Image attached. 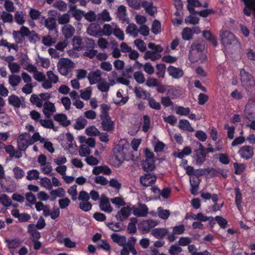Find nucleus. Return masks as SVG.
Returning <instances> with one entry per match:
<instances>
[{"label":"nucleus","mask_w":255,"mask_h":255,"mask_svg":"<svg viewBox=\"0 0 255 255\" xmlns=\"http://www.w3.org/2000/svg\"><path fill=\"white\" fill-rule=\"evenodd\" d=\"M204 49L205 42L203 40L193 42L189 50V59L190 62L194 63L204 58L205 57Z\"/></svg>","instance_id":"nucleus-1"},{"label":"nucleus","mask_w":255,"mask_h":255,"mask_svg":"<svg viewBox=\"0 0 255 255\" xmlns=\"http://www.w3.org/2000/svg\"><path fill=\"white\" fill-rule=\"evenodd\" d=\"M129 147L128 144H126L121 146L117 145L114 147L113 151L117 165H121L125 160L128 159L126 157V153Z\"/></svg>","instance_id":"nucleus-2"},{"label":"nucleus","mask_w":255,"mask_h":255,"mask_svg":"<svg viewBox=\"0 0 255 255\" xmlns=\"http://www.w3.org/2000/svg\"><path fill=\"white\" fill-rule=\"evenodd\" d=\"M240 76L242 85L247 90L249 91L255 86V81L252 74L243 68L240 70Z\"/></svg>","instance_id":"nucleus-3"},{"label":"nucleus","mask_w":255,"mask_h":255,"mask_svg":"<svg viewBox=\"0 0 255 255\" xmlns=\"http://www.w3.org/2000/svg\"><path fill=\"white\" fill-rule=\"evenodd\" d=\"M74 67V63L68 58H61L57 64L59 72L62 75L66 76Z\"/></svg>","instance_id":"nucleus-4"},{"label":"nucleus","mask_w":255,"mask_h":255,"mask_svg":"<svg viewBox=\"0 0 255 255\" xmlns=\"http://www.w3.org/2000/svg\"><path fill=\"white\" fill-rule=\"evenodd\" d=\"M238 153L241 158L248 160L254 156V147L250 145L242 146L239 148Z\"/></svg>","instance_id":"nucleus-5"},{"label":"nucleus","mask_w":255,"mask_h":255,"mask_svg":"<svg viewBox=\"0 0 255 255\" xmlns=\"http://www.w3.org/2000/svg\"><path fill=\"white\" fill-rule=\"evenodd\" d=\"M157 225V222L152 219L143 220L139 223L138 228L143 234L147 233Z\"/></svg>","instance_id":"nucleus-6"},{"label":"nucleus","mask_w":255,"mask_h":255,"mask_svg":"<svg viewBox=\"0 0 255 255\" xmlns=\"http://www.w3.org/2000/svg\"><path fill=\"white\" fill-rule=\"evenodd\" d=\"M156 180V176L151 173H145L140 177V184L145 187L151 186L153 185Z\"/></svg>","instance_id":"nucleus-7"},{"label":"nucleus","mask_w":255,"mask_h":255,"mask_svg":"<svg viewBox=\"0 0 255 255\" xmlns=\"http://www.w3.org/2000/svg\"><path fill=\"white\" fill-rule=\"evenodd\" d=\"M221 43L224 46L231 45L235 40V35L228 30L222 31L220 33Z\"/></svg>","instance_id":"nucleus-8"},{"label":"nucleus","mask_w":255,"mask_h":255,"mask_svg":"<svg viewBox=\"0 0 255 255\" xmlns=\"http://www.w3.org/2000/svg\"><path fill=\"white\" fill-rule=\"evenodd\" d=\"M245 4L243 12L248 16H251L253 12L255 13V0H242Z\"/></svg>","instance_id":"nucleus-9"},{"label":"nucleus","mask_w":255,"mask_h":255,"mask_svg":"<svg viewBox=\"0 0 255 255\" xmlns=\"http://www.w3.org/2000/svg\"><path fill=\"white\" fill-rule=\"evenodd\" d=\"M99 207L102 211L108 213H111L113 210L109 198L105 196H102L99 203Z\"/></svg>","instance_id":"nucleus-10"},{"label":"nucleus","mask_w":255,"mask_h":255,"mask_svg":"<svg viewBox=\"0 0 255 255\" xmlns=\"http://www.w3.org/2000/svg\"><path fill=\"white\" fill-rule=\"evenodd\" d=\"M101 120L102 121V128L104 130L110 132L114 130L115 128L114 122L112 120L110 117L101 119Z\"/></svg>","instance_id":"nucleus-11"},{"label":"nucleus","mask_w":255,"mask_h":255,"mask_svg":"<svg viewBox=\"0 0 255 255\" xmlns=\"http://www.w3.org/2000/svg\"><path fill=\"white\" fill-rule=\"evenodd\" d=\"M17 147L20 151H25L28 145L32 144L33 142L31 140H27L25 139L23 135L19 136L17 140Z\"/></svg>","instance_id":"nucleus-12"},{"label":"nucleus","mask_w":255,"mask_h":255,"mask_svg":"<svg viewBox=\"0 0 255 255\" xmlns=\"http://www.w3.org/2000/svg\"><path fill=\"white\" fill-rule=\"evenodd\" d=\"M102 73L100 70L90 72L88 76V79L90 85H93L99 82L101 79Z\"/></svg>","instance_id":"nucleus-13"},{"label":"nucleus","mask_w":255,"mask_h":255,"mask_svg":"<svg viewBox=\"0 0 255 255\" xmlns=\"http://www.w3.org/2000/svg\"><path fill=\"white\" fill-rule=\"evenodd\" d=\"M131 214L130 208L127 206L122 208L117 214L116 217L118 220L123 221L127 219Z\"/></svg>","instance_id":"nucleus-14"},{"label":"nucleus","mask_w":255,"mask_h":255,"mask_svg":"<svg viewBox=\"0 0 255 255\" xmlns=\"http://www.w3.org/2000/svg\"><path fill=\"white\" fill-rule=\"evenodd\" d=\"M147 206L144 204H140L138 207L135 208L133 210V214L136 217H145L148 214Z\"/></svg>","instance_id":"nucleus-15"},{"label":"nucleus","mask_w":255,"mask_h":255,"mask_svg":"<svg viewBox=\"0 0 255 255\" xmlns=\"http://www.w3.org/2000/svg\"><path fill=\"white\" fill-rule=\"evenodd\" d=\"M169 75L174 79H178L183 76V71L180 68L170 65L167 68Z\"/></svg>","instance_id":"nucleus-16"},{"label":"nucleus","mask_w":255,"mask_h":255,"mask_svg":"<svg viewBox=\"0 0 255 255\" xmlns=\"http://www.w3.org/2000/svg\"><path fill=\"white\" fill-rule=\"evenodd\" d=\"M53 118L63 127H66L71 124L70 121L67 120V117L65 114H57L54 116Z\"/></svg>","instance_id":"nucleus-17"},{"label":"nucleus","mask_w":255,"mask_h":255,"mask_svg":"<svg viewBox=\"0 0 255 255\" xmlns=\"http://www.w3.org/2000/svg\"><path fill=\"white\" fill-rule=\"evenodd\" d=\"M246 118L250 121H251L250 124L247 125V127L255 130V120L252 121V120L255 119V106L252 108L251 111L246 112Z\"/></svg>","instance_id":"nucleus-18"},{"label":"nucleus","mask_w":255,"mask_h":255,"mask_svg":"<svg viewBox=\"0 0 255 255\" xmlns=\"http://www.w3.org/2000/svg\"><path fill=\"white\" fill-rule=\"evenodd\" d=\"M117 16L119 18V19L123 22H129L128 18V17L127 14L126 7L124 5H120L117 10Z\"/></svg>","instance_id":"nucleus-19"},{"label":"nucleus","mask_w":255,"mask_h":255,"mask_svg":"<svg viewBox=\"0 0 255 255\" xmlns=\"http://www.w3.org/2000/svg\"><path fill=\"white\" fill-rule=\"evenodd\" d=\"M168 233L166 228H154L151 231V234L156 239H161L165 237Z\"/></svg>","instance_id":"nucleus-20"},{"label":"nucleus","mask_w":255,"mask_h":255,"mask_svg":"<svg viewBox=\"0 0 255 255\" xmlns=\"http://www.w3.org/2000/svg\"><path fill=\"white\" fill-rule=\"evenodd\" d=\"M75 28L70 24L65 25L62 28V32L65 38L69 39L74 35Z\"/></svg>","instance_id":"nucleus-21"},{"label":"nucleus","mask_w":255,"mask_h":255,"mask_svg":"<svg viewBox=\"0 0 255 255\" xmlns=\"http://www.w3.org/2000/svg\"><path fill=\"white\" fill-rule=\"evenodd\" d=\"M142 169L148 172L152 171L155 167L154 164V160H145L142 161L141 163Z\"/></svg>","instance_id":"nucleus-22"},{"label":"nucleus","mask_w":255,"mask_h":255,"mask_svg":"<svg viewBox=\"0 0 255 255\" xmlns=\"http://www.w3.org/2000/svg\"><path fill=\"white\" fill-rule=\"evenodd\" d=\"M44 26L49 31L56 29V19L54 17H49L45 20Z\"/></svg>","instance_id":"nucleus-23"},{"label":"nucleus","mask_w":255,"mask_h":255,"mask_svg":"<svg viewBox=\"0 0 255 255\" xmlns=\"http://www.w3.org/2000/svg\"><path fill=\"white\" fill-rule=\"evenodd\" d=\"M134 93L137 99H143V100L147 99L148 97L150 96V94L147 92L143 90L141 88L135 87L134 88Z\"/></svg>","instance_id":"nucleus-24"},{"label":"nucleus","mask_w":255,"mask_h":255,"mask_svg":"<svg viewBox=\"0 0 255 255\" xmlns=\"http://www.w3.org/2000/svg\"><path fill=\"white\" fill-rule=\"evenodd\" d=\"M179 128L183 130L192 132L194 129L191 127L189 122L187 120H180L179 122Z\"/></svg>","instance_id":"nucleus-25"},{"label":"nucleus","mask_w":255,"mask_h":255,"mask_svg":"<svg viewBox=\"0 0 255 255\" xmlns=\"http://www.w3.org/2000/svg\"><path fill=\"white\" fill-rule=\"evenodd\" d=\"M111 238L113 241L117 243L120 246H125L127 242V239L125 236H120L119 235L113 233L111 235Z\"/></svg>","instance_id":"nucleus-26"},{"label":"nucleus","mask_w":255,"mask_h":255,"mask_svg":"<svg viewBox=\"0 0 255 255\" xmlns=\"http://www.w3.org/2000/svg\"><path fill=\"white\" fill-rule=\"evenodd\" d=\"M194 157L196 158V164L200 166L205 161L206 157V152L202 151L194 152Z\"/></svg>","instance_id":"nucleus-27"},{"label":"nucleus","mask_w":255,"mask_h":255,"mask_svg":"<svg viewBox=\"0 0 255 255\" xmlns=\"http://www.w3.org/2000/svg\"><path fill=\"white\" fill-rule=\"evenodd\" d=\"M161 57V55L157 53L154 51L147 50L145 52L144 55V58L145 60L150 59L152 61H155L159 59Z\"/></svg>","instance_id":"nucleus-28"},{"label":"nucleus","mask_w":255,"mask_h":255,"mask_svg":"<svg viewBox=\"0 0 255 255\" xmlns=\"http://www.w3.org/2000/svg\"><path fill=\"white\" fill-rule=\"evenodd\" d=\"M235 203L239 210L242 207V203L243 202L242 194L239 187L235 188Z\"/></svg>","instance_id":"nucleus-29"},{"label":"nucleus","mask_w":255,"mask_h":255,"mask_svg":"<svg viewBox=\"0 0 255 255\" xmlns=\"http://www.w3.org/2000/svg\"><path fill=\"white\" fill-rule=\"evenodd\" d=\"M130 222L128 223L127 227L128 233L129 234H135L137 232L136 224L137 223V219L135 218H131Z\"/></svg>","instance_id":"nucleus-30"},{"label":"nucleus","mask_w":255,"mask_h":255,"mask_svg":"<svg viewBox=\"0 0 255 255\" xmlns=\"http://www.w3.org/2000/svg\"><path fill=\"white\" fill-rule=\"evenodd\" d=\"M47 111L53 113L56 111L55 107L53 103L50 102H47L43 105V112L46 117H48L50 115Z\"/></svg>","instance_id":"nucleus-31"},{"label":"nucleus","mask_w":255,"mask_h":255,"mask_svg":"<svg viewBox=\"0 0 255 255\" xmlns=\"http://www.w3.org/2000/svg\"><path fill=\"white\" fill-rule=\"evenodd\" d=\"M203 36L207 40L210 41L214 46L216 47L217 44V41L216 38L212 35L209 30H204L203 31Z\"/></svg>","instance_id":"nucleus-32"},{"label":"nucleus","mask_w":255,"mask_h":255,"mask_svg":"<svg viewBox=\"0 0 255 255\" xmlns=\"http://www.w3.org/2000/svg\"><path fill=\"white\" fill-rule=\"evenodd\" d=\"M156 76L158 78H164L166 71V66L164 64H157L156 65Z\"/></svg>","instance_id":"nucleus-33"},{"label":"nucleus","mask_w":255,"mask_h":255,"mask_svg":"<svg viewBox=\"0 0 255 255\" xmlns=\"http://www.w3.org/2000/svg\"><path fill=\"white\" fill-rule=\"evenodd\" d=\"M21 79L20 76L12 74L8 77V82L12 87L17 86L21 82Z\"/></svg>","instance_id":"nucleus-34"},{"label":"nucleus","mask_w":255,"mask_h":255,"mask_svg":"<svg viewBox=\"0 0 255 255\" xmlns=\"http://www.w3.org/2000/svg\"><path fill=\"white\" fill-rule=\"evenodd\" d=\"M66 143L65 144L64 142L62 143V146L66 149H70L73 147V142L74 141V137L73 135L70 133H67L66 134Z\"/></svg>","instance_id":"nucleus-35"},{"label":"nucleus","mask_w":255,"mask_h":255,"mask_svg":"<svg viewBox=\"0 0 255 255\" xmlns=\"http://www.w3.org/2000/svg\"><path fill=\"white\" fill-rule=\"evenodd\" d=\"M39 122L41 125L45 128L53 129L55 131L57 130V128L54 127V123L52 120H40Z\"/></svg>","instance_id":"nucleus-36"},{"label":"nucleus","mask_w":255,"mask_h":255,"mask_svg":"<svg viewBox=\"0 0 255 255\" xmlns=\"http://www.w3.org/2000/svg\"><path fill=\"white\" fill-rule=\"evenodd\" d=\"M98 89L102 92H107L110 89V84L107 83L105 79H102L98 84Z\"/></svg>","instance_id":"nucleus-37"},{"label":"nucleus","mask_w":255,"mask_h":255,"mask_svg":"<svg viewBox=\"0 0 255 255\" xmlns=\"http://www.w3.org/2000/svg\"><path fill=\"white\" fill-rule=\"evenodd\" d=\"M147 100L148 102V105L151 109L157 111L160 110L161 109L160 104L157 102L153 97L150 98L149 97Z\"/></svg>","instance_id":"nucleus-38"},{"label":"nucleus","mask_w":255,"mask_h":255,"mask_svg":"<svg viewBox=\"0 0 255 255\" xmlns=\"http://www.w3.org/2000/svg\"><path fill=\"white\" fill-rule=\"evenodd\" d=\"M58 242L60 244L63 243L64 246L68 248H74L76 247L75 242L72 241L69 238H65L62 239H58Z\"/></svg>","instance_id":"nucleus-39"},{"label":"nucleus","mask_w":255,"mask_h":255,"mask_svg":"<svg viewBox=\"0 0 255 255\" xmlns=\"http://www.w3.org/2000/svg\"><path fill=\"white\" fill-rule=\"evenodd\" d=\"M110 109V107L106 104H103L101 106V112L100 117V119H103L105 118L110 117L109 111Z\"/></svg>","instance_id":"nucleus-40"},{"label":"nucleus","mask_w":255,"mask_h":255,"mask_svg":"<svg viewBox=\"0 0 255 255\" xmlns=\"http://www.w3.org/2000/svg\"><path fill=\"white\" fill-rule=\"evenodd\" d=\"M182 38L184 40H190L193 38V32L191 28L185 27L182 32Z\"/></svg>","instance_id":"nucleus-41"},{"label":"nucleus","mask_w":255,"mask_h":255,"mask_svg":"<svg viewBox=\"0 0 255 255\" xmlns=\"http://www.w3.org/2000/svg\"><path fill=\"white\" fill-rule=\"evenodd\" d=\"M9 104L16 108H19L21 105V101L19 98L14 95L10 96L8 98Z\"/></svg>","instance_id":"nucleus-42"},{"label":"nucleus","mask_w":255,"mask_h":255,"mask_svg":"<svg viewBox=\"0 0 255 255\" xmlns=\"http://www.w3.org/2000/svg\"><path fill=\"white\" fill-rule=\"evenodd\" d=\"M143 124L142 127V130L144 132H147L150 127L151 121L150 117L148 115L143 116Z\"/></svg>","instance_id":"nucleus-43"},{"label":"nucleus","mask_w":255,"mask_h":255,"mask_svg":"<svg viewBox=\"0 0 255 255\" xmlns=\"http://www.w3.org/2000/svg\"><path fill=\"white\" fill-rule=\"evenodd\" d=\"M50 193L53 198V199H51L52 201L54 200L56 197H62L64 196L65 191L63 188L60 187L56 190L51 191Z\"/></svg>","instance_id":"nucleus-44"},{"label":"nucleus","mask_w":255,"mask_h":255,"mask_svg":"<svg viewBox=\"0 0 255 255\" xmlns=\"http://www.w3.org/2000/svg\"><path fill=\"white\" fill-rule=\"evenodd\" d=\"M138 29L137 28L136 25L134 23L129 24L127 29L126 32L127 33H129L132 35L134 37H137L138 35Z\"/></svg>","instance_id":"nucleus-45"},{"label":"nucleus","mask_w":255,"mask_h":255,"mask_svg":"<svg viewBox=\"0 0 255 255\" xmlns=\"http://www.w3.org/2000/svg\"><path fill=\"white\" fill-rule=\"evenodd\" d=\"M26 179L28 180H37L39 178V172L36 169H32L27 171Z\"/></svg>","instance_id":"nucleus-46"},{"label":"nucleus","mask_w":255,"mask_h":255,"mask_svg":"<svg viewBox=\"0 0 255 255\" xmlns=\"http://www.w3.org/2000/svg\"><path fill=\"white\" fill-rule=\"evenodd\" d=\"M190 109L188 107L177 106L176 107V113L180 116H187L190 114Z\"/></svg>","instance_id":"nucleus-47"},{"label":"nucleus","mask_w":255,"mask_h":255,"mask_svg":"<svg viewBox=\"0 0 255 255\" xmlns=\"http://www.w3.org/2000/svg\"><path fill=\"white\" fill-rule=\"evenodd\" d=\"M191 152V148L190 146H186L181 152H178L177 155L174 154V155L179 159H183L185 155H188L190 154Z\"/></svg>","instance_id":"nucleus-48"},{"label":"nucleus","mask_w":255,"mask_h":255,"mask_svg":"<svg viewBox=\"0 0 255 255\" xmlns=\"http://www.w3.org/2000/svg\"><path fill=\"white\" fill-rule=\"evenodd\" d=\"M30 101L38 108H41L43 106L42 101L37 95L32 94L30 98Z\"/></svg>","instance_id":"nucleus-49"},{"label":"nucleus","mask_w":255,"mask_h":255,"mask_svg":"<svg viewBox=\"0 0 255 255\" xmlns=\"http://www.w3.org/2000/svg\"><path fill=\"white\" fill-rule=\"evenodd\" d=\"M151 31L155 34H158L161 32V23L158 20H154L151 26Z\"/></svg>","instance_id":"nucleus-50"},{"label":"nucleus","mask_w":255,"mask_h":255,"mask_svg":"<svg viewBox=\"0 0 255 255\" xmlns=\"http://www.w3.org/2000/svg\"><path fill=\"white\" fill-rule=\"evenodd\" d=\"M86 133L89 136H98L100 133V131L95 126H91L86 129Z\"/></svg>","instance_id":"nucleus-51"},{"label":"nucleus","mask_w":255,"mask_h":255,"mask_svg":"<svg viewBox=\"0 0 255 255\" xmlns=\"http://www.w3.org/2000/svg\"><path fill=\"white\" fill-rule=\"evenodd\" d=\"M235 168V173L236 175L241 174L245 170L246 167L244 164L235 162L233 163Z\"/></svg>","instance_id":"nucleus-52"},{"label":"nucleus","mask_w":255,"mask_h":255,"mask_svg":"<svg viewBox=\"0 0 255 255\" xmlns=\"http://www.w3.org/2000/svg\"><path fill=\"white\" fill-rule=\"evenodd\" d=\"M0 202L5 207H8L11 204V200L8 196L5 194H1L0 196Z\"/></svg>","instance_id":"nucleus-53"},{"label":"nucleus","mask_w":255,"mask_h":255,"mask_svg":"<svg viewBox=\"0 0 255 255\" xmlns=\"http://www.w3.org/2000/svg\"><path fill=\"white\" fill-rule=\"evenodd\" d=\"M75 128L77 129H82L85 128L87 124V120L83 118H79L76 120Z\"/></svg>","instance_id":"nucleus-54"},{"label":"nucleus","mask_w":255,"mask_h":255,"mask_svg":"<svg viewBox=\"0 0 255 255\" xmlns=\"http://www.w3.org/2000/svg\"><path fill=\"white\" fill-rule=\"evenodd\" d=\"M58 22L60 24H67L70 21V15L68 13H64L59 15L58 17Z\"/></svg>","instance_id":"nucleus-55"},{"label":"nucleus","mask_w":255,"mask_h":255,"mask_svg":"<svg viewBox=\"0 0 255 255\" xmlns=\"http://www.w3.org/2000/svg\"><path fill=\"white\" fill-rule=\"evenodd\" d=\"M13 37L16 44H22L24 40V37L20 34V32L13 31L12 33Z\"/></svg>","instance_id":"nucleus-56"},{"label":"nucleus","mask_w":255,"mask_h":255,"mask_svg":"<svg viewBox=\"0 0 255 255\" xmlns=\"http://www.w3.org/2000/svg\"><path fill=\"white\" fill-rule=\"evenodd\" d=\"M158 215L160 218L166 220L168 219L170 215V212L169 210H163L161 207L158 208Z\"/></svg>","instance_id":"nucleus-57"},{"label":"nucleus","mask_w":255,"mask_h":255,"mask_svg":"<svg viewBox=\"0 0 255 255\" xmlns=\"http://www.w3.org/2000/svg\"><path fill=\"white\" fill-rule=\"evenodd\" d=\"M13 171L16 179H21L24 175V172L20 167L17 166L14 167Z\"/></svg>","instance_id":"nucleus-58"},{"label":"nucleus","mask_w":255,"mask_h":255,"mask_svg":"<svg viewBox=\"0 0 255 255\" xmlns=\"http://www.w3.org/2000/svg\"><path fill=\"white\" fill-rule=\"evenodd\" d=\"M135 80L139 84H142L145 81V78L143 73L140 71L135 72L133 74Z\"/></svg>","instance_id":"nucleus-59"},{"label":"nucleus","mask_w":255,"mask_h":255,"mask_svg":"<svg viewBox=\"0 0 255 255\" xmlns=\"http://www.w3.org/2000/svg\"><path fill=\"white\" fill-rule=\"evenodd\" d=\"M54 6L57 8L61 11H65L67 9V4L63 0L56 1L54 4Z\"/></svg>","instance_id":"nucleus-60"},{"label":"nucleus","mask_w":255,"mask_h":255,"mask_svg":"<svg viewBox=\"0 0 255 255\" xmlns=\"http://www.w3.org/2000/svg\"><path fill=\"white\" fill-rule=\"evenodd\" d=\"M1 18L4 23L11 22L13 21L12 15L5 11H3L1 15Z\"/></svg>","instance_id":"nucleus-61"},{"label":"nucleus","mask_w":255,"mask_h":255,"mask_svg":"<svg viewBox=\"0 0 255 255\" xmlns=\"http://www.w3.org/2000/svg\"><path fill=\"white\" fill-rule=\"evenodd\" d=\"M215 220H216L218 224L221 228L225 229L227 227L228 222L223 217L219 216H217L215 218Z\"/></svg>","instance_id":"nucleus-62"},{"label":"nucleus","mask_w":255,"mask_h":255,"mask_svg":"<svg viewBox=\"0 0 255 255\" xmlns=\"http://www.w3.org/2000/svg\"><path fill=\"white\" fill-rule=\"evenodd\" d=\"M182 251V248L179 246L174 245L170 246L169 253L171 255H177Z\"/></svg>","instance_id":"nucleus-63"},{"label":"nucleus","mask_w":255,"mask_h":255,"mask_svg":"<svg viewBox=\"0 0 255 255\" xmlns=\"http://www.w3.org/2000/svg\"><path fill=\"white\" fill-rule=\"evenodd\" d=\"M134 43L140 51L143 52L145 51L146 48L145 43L142 40L136 39L134 40Z\"/></svg>","instance_id":"nucleus-64"}]
</instances>
